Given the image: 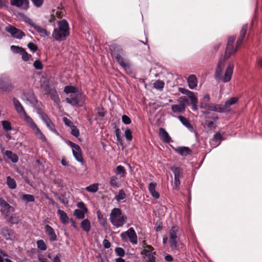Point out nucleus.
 I'll use <instances>...</instances> for the list:
<instances>
[{
    "mask_svg": "<svg viewBox=\"0 0 262 262\" xmlns=\"http://www.w3.org/2000/svg\"><path fill=\"white\" fill-rule=\"evenodd\" d=\"M235 38L236 37L234 36L229 37L225 55L224 56H222L220 58L214 75V78L217 80L222 79V72L224 69L226 61L230 58L231 55L235 53L237 50V49L236 47L234 48L233 46Z\"/></svg>",
    "mask_w": 262,
    "mask_h": 262,
    "instance_id": "f257e3e1",
    "label": "nucleus"
},
{
    "mask_svg": "<svg viewBox=\"0 0 262 262\" xmlns=\"http://www.w3.org/2000/svg\"><path fill=\"white\" fill-rule=\"evenodd\" d=\"M58 28L54 29L52 36L56 40H64L70 34L68 23L66 19H62L58 21Z\"/></svg>",
    "mask_w": 262,
    "mask_h": 262,
    "instance_id": "f03ea898",
    "label": "nucleus"
},
{
    "mask_svg": "<svg viewBox=\"0 0 262 262\" xmlns=\"http://www.w3.org/2000/svg\"><path fill=\"white\" fill-rule=\"evenodd\" d=\"M109 219L114 226L118 228L122 227L126 223L127 216L122 213L120 209L115 208L111 211Z\"/></svg>",
    "mask_w": 262,
    "mask_h": 262,
    "instance_id": "7ed1b4c3",
    "label": "nucleus"
},
{
    "mask_svg": "<svg viewBox=\"0 0 262 262\" xmlns=\"http://www.w3.org/2000/svg\"><path fill=\"white\" fill-rule=\"evenodd\" d=\"M110 50L112 52V54L115 56L117 61L119 62L121 67L125 70L129 69V64L127 60L122 57L120 54H123V50L118 46L112 44L110 47Z\"/></svg>",
    "mask_w": 262,
    "mask_h": 262,
    "instance_id": "20e7f679",
    "label": "nucleus"
},
{
    "mask_svg": "<svg viewBox=\"0 0 262 262\" xmlns=\"http://www.w3.org/2000/svg\"><path fill=\"white\" fill-rule=\"evenodd\" d=\"M120 236L124 241L129 240L133 244H137V236L133 228H130L126 231L121 233Z\"/></svg>",
    "mask_w": 262,
    "mask_h": 262,
    "instance_id": "39448f33",
    "label": "nucleus"
},
{
    "mask_svg": "<svg viewBox=\"0 0 262 262\" xmlns=\"http://www.w3.org/2000/svg\"><path fill=\"white\" fill-rule=\"evenodd\" d=\"M14 86L11 80L6 76L0 77V90L4 92L12 91Z\"/></svg>",
    "mask_w": 262,
    "mask_h": 262,
    "instance_id": "423d86ee",
    "label": "nucleus"
},
{
    "mask_svg": "<svg viewBox=\"0 0 262 262\" xmlns=\"http://www.w3.org/2000/svg\"><path fill=\"white\" fill-rule=\"evenodd\" d=\"M1 212L5 217L8 216L11 212L15 211L14 208L8 204L5 200L0 197Z\"/></svg>",
    "mask_w": 262,
    "mask_h": 262,
    "instance_id": "0eeeda50",
    "label": "nucleus"
},
{
    "mask_svg": "<svg viewBox=\"0 0 262 262\" xmlns=\"http://www.w3.org/2000/svg\"><path fill=\"white\" fill-rule=\"evenodd\" d=\"M178 227L173 226L169 230V242L170 247L172 250L177 249V232L178 231Z\"/></svg>",
    "mask_w": 262,
    "mask_h": 262,
    "instance_id": "6e6552de",
    "label": "nucleus"
},
{
    "mask_svg": "<svg viewBox=\"0 0 262 262\" xmlns=\"http://www.w3.org/2000/svg\"><path fill=\"white\" fill-rule=\"evenodd\" d=\"M5 30L7 32L11 34L13 37L17 39H21L25 35V33L21 30L11 25H9L6 27Z\"/></svg>",
    "mask_w": 262,
    "mask_h": 262,
    "instance_id": "1a4fd4ad",
    "label": "nucleus"
},
{
    "mask_svg": "<svg viewBox=\"0 0 262 262\" xmlns=\"http://www.w3.org/2000/svg\"><path fill=\"white\" fill-rule=\"evenodd\" d=\"M70 145L72 148L73 154L75 159L78 162L83 163V159L82 157V152L80 146L73 142L70 143Z\"/></svg>",
    "mask_w": 262,
    "mask_h": 262,
    "instance_id": "9d476101",
    "label": "nucleus"
},
{
    "mask_svg": "<svg viewBox=\"0 0 262 262\" xmlns=\"http://www.w3.org/2000/svg\"><path fill=\"white\" fill-rule=\"evenodd\" d=\"M234 65L232 63H229L226 68L224 76L222 78V80L224 82H227L231 80L233 71Z\"/></svg>",
    "mask_w": 262,
    "mask_h": 262,
    "instance_id": "9b49d317",
    "label": "nucleus"
},
{
    "mask_svg": "<svg viewBox=\"0 0 262 262\" xmlns=\"http://www.w3.org/2000/svg\"><path fill=\"white\" fill-rule=\"evenodd\" d=\"M10 4L24 9H27L29 6L28 0H10Z\"/></svg>",
    "mask_w": 262,
    "mask_h": 262,
    "instance_id": "f8f14e48",
    "label": "nucleus"
},
{
    "mask_svg": "<svg viewBox=\"0 0 262 262\" xmlns=\"http://www.w3.org/2000/svg\"><path fill=\"white\" fill-rule=\"evenodd\" d=\"M1 233L6 239H13L15 237L14 232L7 227L2 228Z\"/></svg>",
    "mask_w": 262,
    "mask_h": 262,
    "instance_id": "ddd939ff",
    "label": "nucleus"
},
{
    "mask_svg": "<svg viewBox=\"0 0 262 262\" xmlns=\"http://www.w3.org/2000/svg\"><path fill=\"white\" fill-rule=\"evenodd\" d=\"M45 229L51 241H55L57 239V236L54 229L52 227L49 225H46L45 227Z\"/></svg>",
    "mask_w": 262,
    "mask_h": 262,
    "instance_id": "4468645a",
    "label": "nucleus"
},
{
    "mask_svg": "<svg viewBox=\"0 0 262 262\" xmlns=\"http://www.w3.org/2000/svg\"><path fill=\"white\" fill-rule=\"evenodd\" d=\"M1 150L2 152L9 159L11 160V161L13 163H16L18 161V158L17 155L15 154H13L10 150H5V149L3 147H1Z\"/></svg>",
    "mask_w": 262,
    "mask_h": 262,
    "instance_id": "2eb2a0df",
    "label": "nucleus"
},
{
    "mask_svg": "<svg viewBox=\"0 0 262 262\" xmlns=\"http://www.w3.org/2000/svg\"><path fill=\"white\" fill-rule=\"evenodd\" d=\"M13 102L17 113L20 116H23V115L25 114L26 112L21 104L16 98H13Z\"/></svg>",
    "mask_w": 262,
    "mask_h": 262,
    "instance_id": "dca6fc26",
    "label": "nucleus"
},
{
    "mask_svg": "<svg viewBox=\"0 0 262 262\" xmlns=\"http://www.w3.org/2000/svg\"><path fill=\"white\" fill-rule=\"evenodd\" d=\"M65 100L72 105H78L79 103V95L76 93L71 94L70 98H67Z\"/></svg>",
    "mask_w": 262,
    "mask_h": 262,
    "instance_id": "f3484780",
    "label": "nucleus"
},
{
    "mask_svg": "<svg viewBox=\"0 0 262 262\" xmlns=\"http://www.w3.org/2000/svg\"><path fill=\"white\" fill-rule=\"evenodd\" d=\"M159 136L160 139L166 143H169L171 141V138L169 136L168 133L163 128H160L159 129Z\"/></svg>",
    "mask_w": 262,
    "mask_h": 262,
    "instance_id": "a211bd4d",
    "label": "nucleus"
},
{
    "mask_svg": "<svg viewBox=\"0 0 262 262\" xmlns=\"http://www.w3.org/2000/svg\"><path fill=\"white\" fill-rule=\"evenodd\" d=\"M187 82L190 89H194L198 84V79L195 75H190L187 78Z\"/></svg>",
    "mask_w": 262,
    "mask_h": 262,
    "instance_id": "6ab92c4d",
    "label": "nucleus"
},
{
    "mask_svg": "<svg viewBox=\"0 0 262 262\" xmlns=\"http://www.w3.org/2000/svg\"><path fill=\"white\" fill-rule=\"evenodd\" d=\"M238 100L237 97H232L227 100L224 105H223L225 112L230 111V107L231 105L235 104Z\"/></svg>",
    "mask_w": 262,
    "mask_h": 262,
    "instance_id": "aec40b11",
    "label": "nucleus"
},
{
    "mask_svg": "<svg viewBox=\"0 0 262 262\" xmlns=\"http://www.w3.org/2000/svg\"><path fill=\"white\" fill-rule=\"evenodd\" d=\"M209 101L210 97L209 95H205L200 101V107L201 108L208 110L209 106H210V103H209Z\"/></svg>",
    "mask_w": 262,
    "mask_h": 262,
    "instance_id": "412c9836",
    "label": "nucleus"
},
{
    "mask_svg": "<svg viewBox=\"0 0 262 262\" xmlns=\"http://www.w3.org/2000/svg\"><path fill=\"white\" fill-rule=\"evenodd\" d=\"M157 184L156 183L151 182L148 185V190L151 195L155 199H158L160 194L158 192L156 191Z\"/></svg>",
    "mask_w": 262,
    "mask_h": 262,
    "instance_id": "4be33fe9",
    "label": "nucleus"
},
{
    "mask_svg": "<svg viewBox=\"0 0 262 262\" xmlns=\"http://www.w3.org/2000/svg\"><path fill=\"white\" fill-rule=\"evenodd\" d=\"M20 117L23 118L24 121L33 130L37 127L36 124L32 119V118L27 115L26 113H25V114H23V116Z\"/></svg>",
    "mask_w": 262,
    "mask_h": 262,
    "instance_id": "5701e85b",
    "label": "nucleus"
},
{
    "mask_svg": "<svg viewBox=\"0 0 262 262\" xmlns=\"http://www.w3.org/2000/svg\"><path fill=\"white\" fill-rule=\"evenodd\" d=\"M176 151L182 156H187L191 155V150L187 147H179L175 149Z\"/></svg>",
    "mask_w": 262,
    "mask_h": 262,
    "instance_id": "b1692460",
    "label": "nucleus"
},
{
    "mask_svg": "<svg viewBox=\"0 0 262 262\" xmlns=\"http://www.w3.org/2000/svg\"><path fill=\"white\" fill-rule=\"evenodd\" d=\"M154 248L150 245H146L144 250L141 252V254L146 256L147 257L154 256L155 252H152Z\"/></svg>",
    "mask_w": 262,
    "mask_h": 262,
    "instance_id": "393cba45",
    "label": "nucleus"
},
{
    "mask_svg": "<svg viewBox=\"0 0 262 262\" xmlns=\"http://www.w3.org/2000/svg\"><path fill=\"white\" fill-rule=\"evenodd\" d=\"M208 110L219 113L225 112V110H224L223 105L214 103H210Z\"/></svg>",
    "mask_w": 262,
    "mask_h": 262,
    "instance_id": "a878e982",
    "label": "nucleus"
},
{
    "mask_svg": "<svg viewBox=\"0 0 262 262\" xmlns=\"http://www.w3.org/2000/svg\"><path fill=\"white\" fill-rule=\"evenodd\" d=\"M80 226L84 231L89 232L91 228V222L88 219H84L80 223Z\"/></svg>",
    "mask_w": 262,
    "mask_h": 262,
    "instance_id": "bb28decb",
    "label": "nucleus"
},
{
    "mask_svg": "<svg viewBox=\"0 0 262 262\" xmlns=\"http://www.w3.org/2000/svg\"><path fill=\"white\" fill-rule=\"evenodd\" d=\"M34 29L39 34L40 36L45 37H48L50 35V32L47 31L46 29L41 28L40 26L36 25Z\"/></svg>",
    "mask_w": 262,
    "mask_h": 262,
    "instance_id": "cd10ccee",
    "label": "nucleus"
},
{
    "mask_svg": "<svg viewBox=\"0 0 262 262\" xmlns=\"http://www.w3.org/2000/svg\"><path fill=\"white\" fill-rule=\"evenodd\" d=\"M57 213L59 215L60 219L63 224H66L68 222L69 217L63 210L58 209Z\"/></svg>",
    "mask_w": 262,
    "mask_h": 262,
    "instance_id": "c85d7f7f",
    "label": "nucleus"
},
{
    "mask_svg": "<svg viewBox=\"0 0 262 262\" xmlns=\"http://www.w3.org/2000/svg\"><path fill=\"white\" fill-rule=\"evenodd\" d=\"M171 170L174 173V178L180 179L182 177V169L180 167L172 166Z\"/></svg>",
    "mask_w": 262,
    "mask_h": 262,
    "instance_id": "c756f323",
    "label": "nucleus"
},
{
    "mask_svg": "<svg viewBox=\"0 0 262 262\" xmlns=\"http://www.w3.org/2000/svg\"><path fill=\"white\" fill-rule=\"evenodd\" d=\"M185 106L184 104L180 105H173L171 106V110L174 113H181L185 111Z\"/></svg>",
    "mask_w": 262,
    "mask_h": 262,
    "instance_id": "7c9ffc66",
    "label": "nucleus"
},
{
    "mask_svg": "<svg viewBox=\"0 0 262 262\" xmlns=\"http://www.w3.org/2000/svg\"><path fill=\"white\" fill-rule=\"evenodd\" d=\"M110 185L114 188H118L119 187V181L116 176H112L110 179Z\"/></svg>",
    "mask_w": 262,
    "mask_h": 262,
    "instance_id": "2f4dec72",
    "label": "nucleus"
},
{
    "mask_svg": "<svg viewBox=\"0 0 262 262\" xmlns=\"http://www.w3.org/2000/svg\"><path fill=\"white\" fill-rule=\"evenodd\" d=\"M7 184L10 189H15L16 187L15 181L10 176L7 177Z\"/></svg>",
    "mask_w": 262,
    "mask_h": 262,
    "instance_id": "473e14b6",
    "label": "nucleus"
},
{
    "mask_svg": "<svg viewBox=\"0 0 262 262\" xmlns=\"http://www.w3.org/2000/svg\"><path fill=\"white\" fill-rule=\"evenodd\" d=\"M34 134L42 141L46 142V138L39 128L37 126L34 130Z\"/></svg>",
    "mask_w": 262,
    "mask_h": 262,
    "instance_id": "72a5a7b5",
    "label": "nucleus"
},
{
    "mask_svg": "<svg viewBox=\"0 0 262 262\" xmlns=\"http://www.w3.org/2000/svg\"><path fill=\"white\" fill-rule=\"evenodd\" d=\"M97 215L100 224L103 226H105L106 224V219L103 216L100 211H97Z\"/></svg>",
    "mask_w": 262,
    "mask_h": 262,
    "instance_id": "f704fd0d",
    "label": "nucleus"
},
{
    "mask_svg": "<svg viewBox=\"0 0 262 262\" xmlns=\"http://www.w3.org/2000/svg\"><path fill=\"white\" fill-rule=\"evenodd\" d=\"M64 92L67 94L71 93L72 94L77 93L78 90L73 86L68 85L65 86Z\"/></svg>",
    "mask_w": 262,
    "mask_h": 262,
    "instance_id": "c9c22d12",
    "label": "nucleus"
},
{
    "mask_svg": "<svg viewBox=\"0 0 262 262\" xmlns=\"http://www.w3.org/2000/svg\"><path fill=\"white\" fill-rule=\"evenodd\" d=\"M87 213V212L84 211V210H81L80 209H76L74 211V215L76 216L77 218L79 219H83L85 217V213Z\"/></svg>",
    "mask_w": 262,
    "mask_h": 262,
    "instance_id": "e433bc0d",
    "label": "nucleus"
},
{
    "mask_svg": "<svg viewBox=\"0 0 262 262\" xmlns=\"http://www.w3.org/2000/svg\"><path fill=\"white\" fill-rule=\"evenodd\" d=\"M114 171L117 174H122V177L125 176L126 173L124 167L121 165L117 166Z\"/></svg>",
    "mask_w": 262,
    "mask_h": 262,
    "instance_id": "4c0bfd02",
    "label": "nucleus"
},
{
    "mask_svg": "<svg viewBox=\"0 0 262 262\" xmlns=\"http://www.w3.org/2000/svg\"><path fill=\"white\" fill-rule=\"evenodd\" d=\"M126 198V194L123 189L119 191L118 194L115 196V199L117 202L125 199Z\"/></svg>",
    "mask_w": 262,
    "mask_h": 262,
    "instance_id": "58836bf2",
    "label": "nucleus"
},
{
    "mask_svg": "<svg viewBox=\"0 0 262 262\" xmlns=\"http://www.w3.org/2000/svg\"><path fill=\"white\" fill-rule=\"evenodd\" d=\"M85 189L89 192L93 193L96 192L98 190V184H93L92 185H90V186L86 187Z\"/></svg>",
    "mask_w": 262,
    "mask_h": 262,
    "instance_id": "ea45409f",
    "label": "nucleus"
},
{
    "mask_svg": "<svg viewBox=\"0 0 262 262\" xmlns=\"http://www.w3.org/2000/svg\"><path fill=\"white\" fill-rule=\"evenodd\" d=\"M179 119L182 123L188 128H191L192 126L188 120L184 117L180 116L178 117Z\"/></svg>",
    "mask_w": 262,
    "mask_h": 262,
    "instance_id": "a19ab883",
    "label": "nucleus"
},
{
    "mask_svg": "<svg viewBox=\"0 0 262 262\" xmlns=\"http://www.w3.org/2000/svg\"><path fill=\"white\" fill-rule=\"evenodd\" d=\"M222 139V135L220 133H217L214 135L212 138V141L215 142L217 143V145H219Z\"/></svg>",
    "mask_w": 262,
    "mask_h": 262,
    "instance_id": "79ce46f5",
    "label": "nucleus"
},
{
    "mask_svg": "<svg viewBox=\"0 0 262 262\" xmlns=\"http://www.w3.org/2000/svg\"><path fill=\"white\" fill-rule=\"evenodd\" d=\"M37 247L38 249L41 250H46L47 249V246L42 239H40L37 241Z\"/></svg>",
    "mask_w": 262,
    "mask_h": 262,
    "instance_id": "37998d69",
    "label": "nucleus"
},
{
    "mask_svg": "<svg viewBox=\"0 0 262 262\" xmlns=\"http://www.w3.org/2000/svg\"><path fill=\"white\" fill-rule=\"evenodd\" d=\"M164 86V82L161 80H157L154 83V87L157 89H162Z\"/></svg>",
    "mask_w": 262,
    "mask_h": 262,
    "instance_id": "c03bdc74",
    "label": "nucleus"
},
{
    "mask_svg": "<svg viewBox=\"0 0 262 262\" xmlns=\"http://www.w3.org/2000/svg\"><path fill=\"white\" fill-rule=\"evenodd\" d=\"M248 25L247 24H246L244 25L242 27V28L240 32V36L239 37H241V38H244L245 35L246 34L247 29H248Z\"/></svg>",
    "mask_w": 262,
    "mask_h": 262,
    "instance_id": "a18cd8bd",
    "label": "nucleus"
},
{
    "mask_svg": "<svg viewBox=\"0 0 262 262\" xmlns=\"http://www.w3.org/2000/svg\"><path fill=\"white\" fill-rule=\"evenodd\" d=\"M22 199L28 202H32L34 201V196L31 194H24L22 196Z\"/></svg>",
    "mask_w": 262,
    "mask_h": 262,
    "instance_id": "49530a36",
    "label": "nucleus"
},
{
    "mask_svg": "<svg viewBox=\"0 0 262 262\" xmlns=\"http://www.w3.org/2000/svg\"><path fill=\"white\" fill-rule=\"evenodd\" d=\"M2 125L5 130H10L12 129L11 123L8 121H2Z\"/></svg>",
    "mask_w": 262,
    "mask_h": 262,
    "instance_id": "de8ad7c7",
    "label": "nucleus"
},
{
    "mask_svg": "<svg viewBox=\"0 0 262 262\" xmlns=\"http://www.w3.org/2000/svg\"><path fill=\"white\" fill-rule=\"evenodd\" d=\"M7 221L10 222L11 224H16L18 223V220L15 217L9 214L8 216H5Z\"/></svg>",
    "mask_w": 262,
    "mask_h": 262,
    "instance_id": "09e8293b",
    "label": "nucleus"
},
{
    "mask_svg": "<svg viewBox=\"0 0 262 262\" xmlns=\"http://www.w3.org/2000/svg\"><path fill=\"white\" fill-rule=\"evenodd\" d=\"M57 199L64 205H67L68 204L67 198L62 194L58 195Z\"/></svg>",
    "mask_w": 262,
    "mask_h": 262,
    "instance_id": "8fccbe9b",
    "label": "nucleus"
},
{
    "mask_svg": "<svg viewBox=\"0 0 262 262\" xmlns=\"http://www.w3.org/2000/svg\"><path fill=\"white\" fill-rule=\"evenodd\" d=\"M11 49L14 53L19 54H21L24 50L23 48L15 46H12L11 47Z\"/></svg>",
    "mask_w": 262,
    "mask_h": 262,
    "instance_id": "3c124183",
    "label": "nucleus"
},
{
    "mask_svg": "<svg viewBox=\"0 0 262 262\" xmlns=\"http://www.w3.org/2000/svg\"><path fill=\"white\" fill-rule=\"evenodd\" d=\"M71 134L75 137H78L79 135V129L75 126L72 125L71 127Z\"/></svg>",
    "mask_w": 262,
    "mask_h": 262,
    "instance_id": "603ef678",
    "label": "nucleus"
},
{
    "mask_svg": "<svg viewBox=\"0 0 262 262\" xmlns=\"http://www.w3.org/2000/svg\"><path fill=\"white\" fill-rule=\"evenodd\" d=\"M125 137L126 139L128 141H130L132 140V138H133L132 133L129 129H127L125 130Z\"/></svg>",
    "mask_w": 262,
    "mask_h": 262,
    "instance_id": "864d4df0",
    "label": "nucleus"
},
{
    "mask_svg": "<svg viewBox=\"0 0 262 262\" xmlns=\"http://www.w3.org/2000/svg\"><path fill=\"white\" fill-rule=\"evenodd\" d=\"M115 252L117 254L120 256H123L125 254L124 250L123 248L120 247L116 248L115 249Z\"/></svg>",
    "mask_w": 262,
    "mask_h": 262,
    "instance_id": "5fc2aeb1",
    "label": "nucleus"
},
{
    "mask_svg": "<svg viewBox=\"0 0 262 262\" xmlns=\"http://www.w3.org/2000/svg\"><path fill=\"white\" fill-rule=\"evenodd\" d=\"M28 47L30 49V50H31L33 52H35L37 50V46L36 45L34 44L33 42H29L28 44Z\"/></svg>",
    "mask_w": 262,
    "mask_h": 262,
    "instance_id": "6e6d98bb",
    "label": "nucleus"
},
{
    "mask_svg": "<svg viewBox=\"0 0 262 262\" xmlns=\"http://www.w3.org/2000/svg\"><path fill=\"white\" fill-rule=\"evenodd\" d=\"M33 65L35 68L37 70H41L42 69V64L39 60H35Z\"/></svg>",
    "mask_w": 262,
    "mask_h": 262,
    "instance_id": "4d7b16f0",
    "label": "nucleus"
},
{
    "mask_svg": "<svg viewBox=\"0 0 262 262\" xmlns=\"http://www.w3.org/2000/svg\"><path fill=\"white\" fill-rule=\"evenodd\" d=\"M214 123L212 121H210L208 119L205 120L204 122V126L208 128H212Z\"/></svg>",
    "mask_w": 262,
    "mask_h": 262,
    "instance_id": "13d9d810",
    "label": "nucleus"
},
{
    "mask_svg": "<svg viewBox=\"0 0 262 262\" xmlns=\"http://www.w3.org/2000/svg\"><path fill=\"white\" fill-rule=\"evenodd\" d=\"M188 97L190 98L191 103L198 102L197 97L193 92H191V94H189Z\"/></svg>",
    "mask_w": 262,
    "mask_h": 262,
    "instance_id": "bf43d9fd",
    "label": "nucleus"
},
{
    "mask_svg": "<svg viewBox=\"0 0 262 262\" xmlns=\"http://www.w3.org/2000/svg\"><path fill=\"white\" fill-rule=\"evenodd\" d=\"M122 122L125 124H129L131 123L130 119L126 115H123L122 117Z\"/></svg>",
    "mask_w": 262,
    "mask_h": 262,
    "instance_id": "052dcab7",
    "label": "nucleus"
},
{
    "mask_svg": "<svg viewBox=\"0 0 262 262\" xmlns=\"http://www.w3.org/2000/svg\"><path fill=\"white\" fill-rule=\"evenodd\" d=\"M24 21L27 23V24H28L29 25H30L31 26H32L33 28L35 26H36V24H35L34 23H33L32 21V20L30 18H29L28 17H27V16H25L24 17Z\"/></svg>",
    "mask_w": 262,
    "mask_h": 262,
    "instance_id": "680f3d73",
    "label": "nucleus"
},
{
    "mask_svg": "<svg viewBox=\"0 0 262 262\" xmlns=\"http://www.w3.org/2000/svg\"><path fill=\"white\" fill-rule=\"evenodd\" d=\"M52 99L56 103H59L60 102V99L58 96L57 95L56 93H53L51 96Z\"/></svg>",
    "mask_w": 262,
    "mask_h": 262,
    "instance_id": "e2e57ef3",
    "label": "nucleus"
},
{
    "mask_svg": "<svg viewBox=\"0 0 262 262\" xmlns=\"http://www.w3.org/2000/svg\"><path fill=\"white\" fill-rule=\"evenodd\" d=\"M77 207L81 209V210H84L85 212H88V208L85 207L84 204L82 202H79L77 204Z\"/></svg>",
    "mask_w": 262,
    "mask_h": 262,
    "instance_id": "0e129e2a",
    "label": "nucleus"
},
{
    "mask_svg": "<svg viewBox=\"0 0 262 262\" xmlns=\"http://www.w3.org/2000/svg\"><path fill=\"white\" fill-rule=\"evenodd\" d=\"M22 56V58L25 61H27L29 59V55L24 49L22 53L20 54Z\"/></svg>",
    "mask_w": 262,
    "mask_h": 262,
    "instance_id": "69168bd1",
    "label": "nucleus"
},
{
    "mask_svg": "<svg viewBox=\"0 0 262 262\" xmlns=\"http://www.w3.org/2000/svg\"><path fill=\"white\" fill-rule=\"evenodd\" d=\"M180 184V179L174 178L173 189L178 190L179 189V186Z\"/></svg>",
    "mask_w": 262,
    "mask_h": 262,
    "instance_id": "338daca9",
    "label": "nucleus"
},
{
    "mask_svg": "<svg viewBox=\"0 0 262 262\" xmlns=\"http://www.w3.org/2000/svg\"><path fill=\"white\" fill-rule=\"evenodd\" d=\"M179 91L183 94L188 96L191 94V91L184 88H179Z\"/></svg>",
    "mask_w": 262,
    "mask_h": 262,
    "instance_id": "774afa93",
    "label": "nucleus"
}]
</instances>
